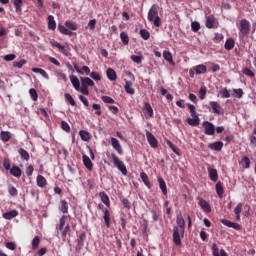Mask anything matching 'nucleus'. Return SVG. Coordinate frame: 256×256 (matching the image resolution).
Returning a JSON list of instances; mask_svg holds the SVG:
<instances>
[{"mask_svg": "<svg viewBox=\"0 0 256 256\" xmlns=\"http://www.w3.org/2000/svg\"><path fill=\"white\" fill-rule=\"evenodd\" d=\"M178 226L173 228V243L179 247L181 246V237L185 236V218L182 215H178L176 219Z\"/></svg>", "mask_w": 256, "mask_h": 256, "instance_id": "obj_1", "label": "nucleus"}, {"mask_svg": "<svg viewBox=\"0 0 256 256\" xmlns=\"http://www.w3.org/2000/svg\"><path fill=\"white\" fill-rule=\"evenodd\" d=\"M148 21L153 23L154 27H161V17H159V5L154 4L148 12Z\"/></svg>", "mask_w": 256, "mask_h": 256, "instance_id": "obj_2", "label": "nucleus"}, {"mask_svg": "<svg viewBox=\"0 0 256 256\" xmlns=\"http://www.w3.org/2000/svg\"><path fill=\"white\" fill-rule=\"evenodd\" d=\"M251 33V22L247 19L240 20L239 37H247Z\"/></svg>", "mask_w": 256, "mask_h": 256, "instance_id": "obj_3", "label": "nucleus"}, {"mask_svg": "<svg viewBox=\"0 0 256 256\" xmlns=\"http://www.w3.org/2000/svg\"><path fill=\"white\" fill-rule=\"evenodd\" d=\"M111 159L118 171H120L122 175H127V166H125V163L121 159H119L117 154L112 153Z\"/></svg>", "mask_w": 256, "mask_h": 256, "instance_id": "obj_4", "label": "nucleus"}, {"mask_svg": "<svg viewBox=\"0 0 256 256\" xmlns=\"http://www.w3.org/2000/svg\"><path fill=\"white\" fill-rule=\"evenodd\" d=\"M97 208L103 212L104 225L111 229V212L102 203L98 204Z\"/></svg>", "mask_w": 256, "mask_h": 256, "instance_id": "obj_5", "label": "nucleus"}, {"mask_svg": "<svg viewBox=\"0 0 256 256\" xmlns=\"http://www.w3.org/2000/svg\"><path fill=\"white\" fill-rule=\"evenodd\" d=\"M146 139L152 149H157V147H159V141H157V138H155L153 133L146 131Z\"/></svg>", "mask_w": 256, "mask_h": 256, "instance_id": "obj_6", "label": "nucleus"}, {"mask_svg": "<svg viewBox=\"0 0 256 256\" xmlns=\"http://www.w3.org/2000/svg\"><path fill=\"white\" fill-rule=\"evenodd\" d=\"M202 126L204 127L205 135H215V125L209 121H204Z\"/></svg>", "mask_w": 256, "mask_h": 256, "instance_id": "obj_7", "label": "nucleus"}, {"mask_svg": "<svg viewBox=\"0 0 256 256\" xmlns=\"http://www.w3.org/2000/svg\"><path fill=\"white\" fill-rule=\"evenodd\" d=\"M220 223H222V225H225L226 227H229L230 229H235V231H241L242 229L239 223L231 222L227 219H220Z\"/></svg>", "mask_w": 256, "mask_h": 256, "instance_id": "obj_8", "label": "nucleus"}, {"mask_svg": "<svg viewBox=\"0 0 256 256\" xmlns=\"http://www.w3.org/2000/svg\"><path fill=\"white\" fill-rule=\"evenodd\" d=\"M110 142L113 149H115L116 153H118V155H123V147L121 146V143L119 142V140H117V138L112 137L110 139Z\"/></svg>", "mask_w": 256, "mask_h": 256, "instance_id": "obj_9", "label": "nucleus"}, {"mask_svg": "<svg viewBox=\"0 0 256 256\" xmlns=\"http://www.w3.org/2000/svg\"><path fill=\"white\" fill-rule=\"evenodd\" d=\"M210 107L213 110V113H215L216 115H223V108L221 107L220 103L211 101Z\"/></svg>", "mask_w": 256, "mask_h": 256, "instance_id": "obj_10", "label": "nucleus"}, {"mask_svg": "<svg viewBox=\"0 0 256 256\" xmlns=\"http://www.w3.org/2000/svg\"><path fill=\"white\" fill-rule=\"evenodd\" d=\"M198 205L203 209L205 213H211V204L207 200L200 198Z\"/></svg>", "mask_w": 256, "mask_h": 256, "instance_id": "obj_11", "label": "nucleus"}, {"mask_svg": "<svg viewBox=\"0 0 256 256\" xmlns=\"http://www.w3.org/2000/svg\"><path fill=\"white\" fill-rule=\"evenodd\" d=\"M86 237H87V235L84 232L80 233V235L77 239L76 251H81L83 249V246L85 245Z\"/></svg>", "mask_w": 256, "mask_h": 256, "instance_id": "obj_12", "label": "nucleus"}, {"mask_svg": "<svg viewBox=\"0 0 256 256\" xmlns=\"http://www.w3.org/2000/svg\"><path fill=\"white\" fill-rule=\"evenodd\" d=\"M208 174L211 181L217 183V181L219 180V173L217 172V169L208 167Z\"/></svg>", "mask_w": 256, "mask_h": 256, "instance_id": "obj_13", "label": "nucleus"}, {"mask_svg": "<svg viewBox=\"0 0 256 256\" xmlns=\"http://www.w3.org/2000/svg\"><path fill=\"white\" fill-rule=\"evenodd\" d=\"M82 161L84 163V167H86L88 171H93V162L91 161V158H89V156L83 155Z\"/></svg>", "mask_w": 256, "mask_h": 256, "instance_id": "obj_14", "label": "nucleus"}, {"mask_svg": "<svg viewBox=\"0 0 256 256\" xmlns=\"http://www.w3.org/2000/svg\"><path fill=\"white\" fill-rule=\"evenodd\" d=\"M193 71H195L196 75H203L207 73V66L204 64H199L193 67Z\"/></svg>", "mask_w": 256, "mask_h": 256, "instance_id": "obj_15", "label": "nucleus"}, {"mask_svg": "<svg viewBox=\"0 0 256 256\" xmlns=\"http://www.w3.org/2000/svg\"><path fill=\"white\" fill-rule=\"evenodd\" d=\"M208 149H211V151H221L223 149V142L217 141L214 143H210L208 145Z\"/></svg>", "mask_w": 256, "mask_h": 256, "instance_id": "obj_16", "label": "nucleus"}, {"mask_svg": "<svg viewBox=\"0 0 256 256\" xmlns=\"http://www.w3.org/2000/svg\"><path fill=\"white\" fill-rule=\"evenodd\" d=\"M99 197H100L102 203H104V205H106V207H111V200L109 199V195H107V193L100 192Z\"/></svg>", "mask_w": 256, "mask_h": 256, "instance_id": "obj_17", "label": "nucleus"}, {"mask_svg": "<svg viewBox=\"0 0 256 256\" xmlns=\"http://www.w3.org/2000/svg\"><path fill=\"white\" fill-rule=\"evenodd\" d=\"M9 171L13 177H16V179H19L23 173V171H21V168H19V166H13L12 168H10Z\"/></svg>", "mask_w": 256, "mask_h": 256, "instance_id": "obj_18", "label": "nucleus"}, {"mask_svg": "<svg viewBox=\"0 0 256 256\" xmlns=\"http://www.w3.org/2000/svg\"><path fill=\"white\" fill-rule=\"evenodd\" d=\"M48 29L50 31H55V29H57V22H55V17L53 15L48 16Z\"/></svg>", "mask_w": 256, "mask_h": 256, "instance_id": "obj_19", "label": "nucleus"}, {"mask_svg": "<svg viewBox=\"0 0 256 256\" xmlns=\"http://www.w3.org/2000/svg\"><path fill=\"white\" fill-rule=\"evenodd\" d=\"M80 81L84 87H95V82L89 77H81Z\"/></svg>", "mask_w": 256, "mask_h": 256, "instance_id": "obj_20", "label": "nucleus"}, {"mask_svg": "<svg viewBox=\"0 0 256 256\" xmlns=\"http://www.w3.org/2000/svg\"><path fill=\"white\" fill-rule=\"evenodd\" d=\"M52 47H56L57 49H59L60 53H62L66 57L69 55V51L65 48V46L61 45L59 42H52Z\"/></svg>", "mask_w": 256, "mask_h": 256, "instance_id": "obj_21", "label": "nucleus"}, {"mask_svg": "<svg viewBox=\"0 0 256 256\" xmlns=\"http://www.w3.org/2000/svg\"><path fill=\"white\" fill-rule=\"evenodd\" d=\"M200 121L201 120L199 119V116H192V118H187L186 120L188 125H190L191 127H198Z\"/></svg>", "mask_w": 256, "mask_h": 256, "instance_id": "obj_22", "label": "nucleus"}, {"mask_svg": "<svg viewBox=\"0 0 256 256\" xmlns=\"http://www.w3.org/2000/svg\"><path fill=\"white\" fill-rule=\"evenodd\" d=\"M70 81L76 91L81 90V82L79 81V78H77V76H70Z\"/></svg>", "mask_w": 256, "mask_h": 256, "instance_id": "obj_23", "label": "nucleus"}, {"mask_svg": "<svg viewBox=\"0 0 256 256\" xmlns=\"http://www.w3.org/2000/svg\"><path fill=\"white\" fill-rule=\"evenodd\" d=\"M65 27L68 28V31H77V29H79V26L77 25V22H73L71 20H67L65 22Z\"/></svg>", "mask_w": 256, "mask_h": 256, "instance_id": "obj_24", "label": "nucleus"}, {"mask_svg": "<svg viewBox=\"0 0 256 256\" xmlns=\"http://www.w3.org/2000/svg\"><path fill=\"white\" fill-rule=\"evenodd\" d=\"M241 211H243V203H238L234 209V215H236V221H241Z\"/></svg>", "mask_w": 256, "mask_h": 256, "instance_id": "obj_25", "label": "nucleus"}, {"mask_svg": "<svg viewBox=\"0 0 256 256\" xmlns=\"http://www.w3.org/2000/svg\"><path fill=\"white\" fill-rule=\"evenodd\" d=\"M124 89L129 95H135V89L133 88V82L126 81Z\"/></svg>", "mask_w": 256, "mask_h": 256, "instance_id": "obj_26", "label": "nucleus"}, {"mask_svg": "<svg viewBox=\"0 0 256 256\" xmlns=\"http://www.w3.org/2000/svg\"><path fill=\"white\" fill-rule=\"evenodd\" d=\"M159 188L161 189L163 195H167V183L163 177H158Z\"/></svg>", "mask_w": 256, "mask_h": 256, "instance_id": "obj_27", "label": "nucleus"}, {"mask_svg": "<svg viewBox=\"0 0 256 256\" xmlns=\"http://www.w3.org/2000/svg\"><path fill=\"white\" fill-rule=\"evenodd\" d=\"M140 178L143 181L144 185H146L148 189H151V181H149V176L147 175V173L141 172Z\"/></svg>", "mask_w": 256, "mask_h": 256, "instance_id": "obj_28", "label": "nucleus"}, {"mask_svg": "<svg viewBox=\"0 0 256 256\" xmlns=\"http://www.w3.org/2000/svg\"><path fill=\"white\" fill-rule=\"evenodd\" d=\"M216 193L220 199H223V193H225V189L223 188V183H221V181L216 183Z\"/></svg>", "mask_w": 256, "mask_h": 256, "instance_id": "obj_29", "label": "nucleus"}, {"mask_svg": "<svg viewBox=\"0 0 256 256\" xmlns=\"http://www.w3.org/2000/svg\"><path fill=\"white\" fill-rule=\"evenodd\" d=\"M106 75L109 81H117V73L115 72V70H113V68H108L106 71Z\"/></svg>", "mask_w": 256, "mask_h": 256, "instance_id": "obj_30", "label": "nucleus"}, {"mask_svg": "<svg viewBox=\"0 0 256 256\" xmlns=\"http://www.w3.org/2000/svg\"><path fill=\"white\" fill-rule=\"evenodd\" d=\"M59 210L61 211V213H64V214L69 213V203L67 202V200L60 201Z\"/></svg>", "mask_w": 256, "mask_h": 256, "instance_id": "obj_31", "label": "nucleus"}, {"mask_svg": "<svg viewBox=\"0 0 256 256\" xmlns=\"http://www.w3.org/2000/svg\"><path fill=\"white\" fill-rule=\"evenodd\" d=\"M240 165L243 167V169H249L251 167V160L247 156H243Z\"/></svg>", "mask_w": 256, "mask_h": 256, "instance_id": "obj_32", "label": "nucleus"}, {"mask_svg": "<svg viewBox=\"0 0 256 256\" xmlns=\"http://www.w3.org/2000/svg\"><path fill=\"white\" fill-rule=\"evenodd\" d=\"M144 111H145V115H147V117H153V107L151 106V104L149 102H145Z\"/></svg>", "mask_w": 256, "mask_h": 256, "instance_id": "obj_33", "label": "nucleus"}, {"mask_svg": "<svg viewBox=\"0 0 256 256\" xmlns=\"http://www.w3.org/2000/svg\"><path fill=\"white\" fill-rule=\"evenodd\" d=\"M58 31L60 33H62V35H68V36L73 35V32H71V30H69V28H67V26H63L61 24L58 25Z\"/></svg>", "mask_w": 256, "mask_h": 256, "instance_id": "obj_34", "label": "nucleus"}, {"mask_svg": "<svg viewBox=\"0 0 256 256\" xmlns=\"http://www.w3.org/2000/svg\"><path fill=\"white\" fill-rule=\"evenodd\" d=\"M36 183H37V186L38 187H45V185H47V179L44 178L43 175H38L37 178H36Z\"/></svg>", "mask_w": 256, "mask_h": 256, "instance_id": "obj_35", "label": "nucleus"}, {"mask_svg": "<svg viewBox=\"0 0 256 256\" xmlns=\"http://www.w3.org/2000/svg\"><path fill=\"white\" fill-rule=\"evenodd\" d=\"M163 57L170 65H175V61H173V54H171L168 50L163 52Z\"/></svg>", "mask_w": 256, "mask_h": 256, "instance_id": "obj_36", "label": "nucleus"}, {"mask_svg": "<svg viewBox=\"0 0 256 256\" xmlns=\"http://www.w3.org/2000/svg\"><path fill=\"white\" fill-rule=\"evenodd\" d=\"M19 215V212L17 210H11L9 212H6L3 214L4 219L11 220L14 219V217H17Z\"/></svg>", "mask_w": 256, "mask_h": 256, "instance_id": "obj_37", "label": "nucleus"}, {"mask_svg": "<svg viewBox=\"0 0 256 256\" xmlns=\"http://www.w3.org/2000/svg\"><path fill=\"white\" fill-rule=\"evenodd\" d=\"M79 135L82 141H91V134L87 130H80Z\"/></svg>", "mask_w": 256, "mask_h": 256, "instance_id": "obj_38", "label": "nucleus"}, {"mask_svg": "<svg viewBox=\"0 0 256 256\" xmlns=\"http://www.w3.org/2000/svg\"><path fill=\"white\" fill-rule=\"evenodd\" d=\"M1 140L3 143H7L11 139V132L9 131H2L0 133Z\"/></svg>", "mask_w": 256, "mask_h": 256, "instance_id": "obj_39", "label": "nucleus"}, {"mask_svg": "<svg viewBox=\"0 0 256 256\" xmlns=\"http://www.w3.org/2000/svg\"><path fill=\"white\" fill-rule=\"evenodd\" d=\"M18 153L21 156V159H23L24 161H29L30 156H29V152H27V150L20 148L18 150Z\"/></svg>", "mask_w": 256, "mask_h": 256, "instance_id": "obj_40", "label": "nucleus"}, {"mask_svg": "<svg viewBox=\"0 0 256 256\" xmlns=\"http://www.w3.org/2000/svg\"><path fill=\"white\" fill-rule=\"evenodd\" d=\"M206 27L207 29H213V27H215V18L213 16L206 18Z\"/></svg>", "mask_w": 256, "mask_h": 256, "instance_id": "obj_41", "label": "nucleus"}, {"mask_svg": "<svg viewBox=\"0 0 256 256\" xmlns=\"http://www.w3.org/2000/svg\"><path fill=\"white\" fill-rule=\"evenodd\" d=\"M61 231V236L63 241H65V239H67V235H69V233H71V226L66 225Z\"/></svg>", "mask_w": 256, "mask_h": 256, "instance_id": "obj_42", "label": "nucleus"}, {"mask_svg": "<svg viewBox=\"0 0 256 256\" xmlns=\"http://www.w3.org/2000/svg\"><path fill=\"white\" fill-rule=\"evenodd\" d=\"M224 47L227 51H231V49H233L235 47V40H233L231 38L227 39Z\"/></svg>", "mask_w": 256, "mask_h": 256, "instance_id": "obj_43", "label": "nucleus"}, {"mask_svg": "<svg viewBox=\"0 0 256 256\" xmlns=\"http://www.w3.org/2000/svg\"><path fill=\"white\" fill-rule=\"evenodd\" d=\"M66 219H67V216L65 215H63L60 218L59 224L56 226V229H58V231H63V228L65 227Z\"/></svg>", "mask_w": 256, "mask_h": 256, "instance_id": "obj_44", "label": "nucleus"}, {"mask_svg": "<svg viewBox=\"0 0 256 256\" xmlns=\"http://www.w3.org/2000/svg\"><path fill=\"white\" fill-rule=\"evenodd\" d=\"M33 73H40L44 79L49 80V74L41 68H32Z\"/></svg>", "mask_w": 256, "mask_h": 256, "instance_id": "obj_45", "label": "nucleus"}, {"mask_svg": "<svg viewBox=\"0 0 256 256\" xmlns=\"http://www.w3.org/2000/svg\"><path fill=\"white\" fill-rule=\"evenodd\" d=\"M14 7L16 9V13H21L23 7V0H14Z\"/></svg>", "mask_w": 256, "mask_h": 256, "instance_id": "obj_46", "label": "nucleus"}, {"mask_svg": "<svg viewBox=\"0 0 256 256\" xmlns=\"http://www.w3.org/2000/svg\"><path fill=\"white\" fill-rule=\"evenodd\" d=\"M120 39L123 45H129V35L126 32L120 33Z\"/></svg>", "mask_w": 256, "mask_h": 256, "instance_id": "obj_47", "label": "nucleus"}, {"mask_svg": "<svg viewBox=\"0 0 256 256\" xmlns=\"http://www.w3.org/2000/svg\"><path fill=\"white\" fill-rule=\"evenodd\" d=\"M41 244V238L39 236H35L32 240V249H39V245Z\"/></svg>", "mask_w": 256, "mask_h": 256, "instance_id": "obj_48", "label": "nucleus"}, {"mask_svg": "<svg viewBox=\"0 0 256 256\" xmlns=\"http://www.w3.org/2000/svg\"><path fill=\"white\" fill-rule=\"evenodd\" d=\"M140 37H142V39H144V41H148V39L151 37V33H149V31H147L145 29H141Z\"/></svg>", "mask_w": 256, "mask_h": 256, "instance_id": "obj_49", "label": "nucleus"}, {"mask_svg": "<svg viewBox=\"0 0 256 256\" xmlns=\"http://www.w3.org/2000/svg\"><path fill=\"white\" fill-rule=\"evenodd\" d=\"M30 93V97L33 101H37V99H39V94L37 93V90L35 88H31L29 90Z\"/></svg>", "mask_w": 256, "mask_h": 256, "instance_id": "obj_50", "label": "nucleus"}, {"mask_svg": "<svg viewBox=\"0 0 256 256\" xmlns=\"http://www.w3.org/2000/svg\"><path fill=\"white\" fill-rule=\"evenodd\" d=\"M8 193L9 195H11V197H17V195H19V191H17V188H15V186H9Z\"/></svg>", "mask_w": 256, "mask_h": 256, "instance_id": "obj_51", "label": "nucleus"}, {"mask_svg": "<svg viewBox=\"0 0 256 256\" xmlns=\"http://www.w3.org/2000/svg\"><path fill=\"white\" fill-rule=\"evenodd\" d=\"M64 97H65L66 101H68V103H70V105H72V107H75V105H76L75 99H73V96H71V94L65 93Z\"/></svg>", "mask_w": 256, "mask_h": 256, "instance_id": "obj_52", "label": "nucleus"}, {"mask_svg": "<svg viewBox=\"0 0 256 256\" xmlns=\"http://www.w3.org/2000/svg\"><path fill=\"white\" fill-rule=\"evenodd\" d=\"M188 109L190 110L191 117H198L197 116V110L195 108V105L193 104H187Z\"/></svg>", "mask_w": 256, "mask_h": 256, "instance_id": "obj_53", "label": "nucleus"}, {"mask_svg": "<svg viewBox=\"0 0 256 256\" xmlns=\"http://www.w3.org/2000/svg\"><path fill=\"white\" fill-rule=\"evenodd\" d=\"M220 95L223 99H229L231 97V93H229V90L227 88H224L220 91Z\"/></svg>", "mask_w": 256, "mask_h": 256, "instance_id": "obj_54", "label": "nucleus"}, {"mask_svg": "<svg viewBox=\"0 0 256 256\" xmlns=\"http://www.w3.org/2000/svg\"><path fill=\"white\" fill-rule=\"evenodd\" d=\"M130 59L134 62L137 63L138 65L142 63L143 61V56H137V55H132Z\"/></svg>", "mask_w": 256, "mask_h": 256, "instance_id": "obj_55", "label": "nucleus"}, {"mask_svg": "<svg viewBox=\"0 0 256 256\" xmlns=\"http://www.w3.org/2000/svg\"><path fill=\"white\" fill-rule=\"evenodd\" d=\"M242 73H243V75H246L247 77H255V73L249 68L242 69Z\"/></svg>", "mask_w": 256, "mask_h": 256, "instance_id": "obj_56", "label": "nucleus"}, {"mask_svg": "<svg viewBox=\"0 0 256 256\" xmlns=\"http://www.w3.org/2000/svg\"><path fill=\"white\" fill-rule=\"evenodd\" d=\"M61 128L63 129V131H66V133L71 132V127L69 126V123L65 122V120L61 122Z\"/></svg>", "mask_w": 256, "mask_h": 256, "instance_id": "obj_57", "label": "nucleus"}, {"mask_svg": "<svg viewBox=\"0 0 256 256\" xmlns=\"http://www.w3.org/2000/svg\"><path fill=\"white\" fill-rule=\"evenodd\" d=\"M3 167H4V169H6V171L11 170V160H9V158H5L3 160Z\"/></svg>", "mask_w": 256, "mask_h": 256, "instance_id": "obj_58", "label": "nucleus"}, {"mask_svg": "<svg viewBox=\"0 0 256 256\" xmlns=\"http://www.w3.org/2000/svg\"><path fill=\"white\" fill-rule=\"evenodd\" d=\"M90 77L94 81H101V74H99V72H95V71L91 72Z\"/></svg>", "mask_w": 256, "mask_h": 256, "instance_id": "obj_59", "label": "nucleus"}, {"mask_svg": "<svg viewBox=\"0 0 256 256\" xmlns=\"http://www.w3.org/2000/svg\"><path fill=\"white\" fill-rule=\"evenodd\" d=\"M200 99H205V96L207 95V87L202 86L199 90Z\"/></svg>", "mask_w": 256, "mask_h": 256, "instance_id": "obj_60", "label": "nucleus"}, {"mask_svg": "<svg viewBox=\"0 0 256 256\" xmlns=\"http://www.w3.org/2000/svg\"><path fill=\"white\" fill-rule=\"evenodd\" d=\"M6 249H9L10 251H15L17 249V244L15 242H7L5 244Z\"/></svg>", "mask_w": 256, "mask_h": 256, "instance_id": "obj_61", "label": "nucleus"}, {"mask_svg": "<svg viewBox=\"0 0 256 256\" xmlns=\"http://www.w3.org/2000/svg\"><path fill=\"white\" fill-rule=\"evenodd\" d=\"M212 255L213 256H220L221 253H219V246L217 244H212Z\"/></svg>", "mask_w": 256, "mask_h": 256, "instance_id": "obj_62", "label": "nucleus"}, {"mask_svg": "<svg viewBox=\"0 0 256 256\" xmlns=\"http://www.w3.org/2000/svg\"><path fill=\"white\" fill-rule=\"evenodd\" d=\"M191 29H192V31H194V33H197V31H199V29H201V24H199V22H192Z\"/></svg>", "mask_w": 256, "mask_h": 256, "instance_id": "obj_63", "label": "nucleus"}, {"mask_svg": "<svg viewBox=\"0 0 256 256\" xmlns=\"http://www.w3.org/2000/svg\"><path fill=\"white\" fill-rule=\"evenodd\" d=\"M101 99L104 103H110V104L115 103V99H113L109 96H102Z\"/></svg>", "mask_w": 256, "mask_h": 256, "instance_id": "obj_64", "label": "nucleus"}]
</instances>
